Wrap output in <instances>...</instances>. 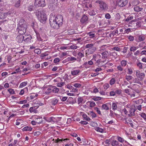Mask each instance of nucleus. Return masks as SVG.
I'll return each mask as SVG.
<instances>
[{"mask_svg":"<svg viewBox=\"0 0 146 146\" xmlns=\"http://www.w3.org/2000/svg\"><path fill=\"white\" fill-rule=\"evenodd\" d=\"M36 16L40 22L45 23L47 19L46 15L44 11L37 10L36 12Z\"/></svg>","mask_w":146,"mask_h":146,"instance_id":"1","label":"nucleus"},{"mask_svg":"<svg viewBox=\"0 0 146 146\" xmlns=\"http://www.w3.org/2000/svg\"><path fill=\"white\" fill-rule=\"evenodd\" d=\"M27 25L23 20H21L18 24L17 30L20 34H24L26 32Z\"/></svg>","mask_w":146,"mask_h":146,"instance_id":"2","label":"nucleus"},{"mask_svg":"<svg viewBox=\"0 0 146 146\" xmlns=\"http://www.w3.org/2000/svg\"><path fill=\"white\" fill-rule=\"evenodd\" d=\"M51 27L56 29H58L61 25L55 21L54 16L52 15L49 19Z\"/></svg>","mask_w":146,"mask_h":146,"instance_id":"3","label":"nucleus"},{"mask_svg":"<svg viewBox=\"0 0 146 146\" xmlns=\"http://www.w3.org/2000/svg\"><path fill=\"white\" fill-rule=\"evenodd\" d=\"M95 2L99 4L100 8L102 10H106L108 9V5L104 1H102L97 0Z\"/></svg>","mask_w":146,"mask_h":146,"instance_id":"4","label":"nucleus"},{"mask_svg":"<svg viewBox=\"0 0 146 146\" xmlns=\"http://www.w3.org/2000/svg\"><path fill=\"white\" fill-rule=\"evenodd\" d=\"M55 17V21L58 23L60 25H62V23L63 17L62 15H57L56 17Z\"/></svg>","mask_w":146,"mask_h":146,"instance_id":"5","label":"nucleus"},{"mask_svg":"<svg viewBox=\"0 0 146 146\" xmlns=\"http://www.w3.org/2000/svg\"><path fill=\"white\" fill-rule=\"evenodd\" d=\"M117 2L118 5L120 7L125 6L127 3V0H117Z\"/></svg>","mask_w":146,"mask_h":146,"instance_id":"6","label":"nucleus"},{"mask_svg":"<svg viewBox=\"0 0 146 146\" xmlns=\"http://www.w3.org/2000/svg\"><path fill=\"white\" fill-rule=\"evenodd\" d=\"M35 5H38V7H43L46 5L44 0H40V1L37 0L36 1H35Z\"/></svg>","mask_w":146,"mask_h":146,"instance_id":"7","label":"nucleus"},{"mask_svg":"<svg viewBox=\"0 0 146 146\" xmlns=\"http://www.w3.org/2000/svg\"><path fill=\"white\" fill-rule=\"evenodd\" d=\"M136 75L137 77L139 78L140 80H142L145 76L144 73H140V72L139 70H137L136 71Z\"/></svg>","mask_w":146,"mask_h":146,"instance_id":"8","label":"nucleus"},{"mask_svg":"<svg viewBox=\"0 0 146 146\" xmlns=\"http://www.w3.org/2000/svg\"><path fill=\"white\" fill-rule=\"evenodd\" d=\"M24 38L23 34H20L17 37L16 40L19 42H21L24 40Z\"/></svg>","mask_w":146,"mask_h":146,"instance_id":"9","label":"nucleus"},{"mask_svg":"<svg viewBox=\"0 0 146 146\" xmlns=\"http://www.w3.org/2000/svg\"><path fill=\"white\" fill-rule=\"evenodd\" d=\"M109 53L107 50H105L103 52L101 53L102 55V58L103 59H105L108 58L109 56Z\"/></svg>","mask_w":146,"mask_h":146,"instance_id":"10","label":"nucleus"},{"mask_svg":"<svg viewBox=\"0 0 146 146\" xmlns=\"http://www.w3.org/2000/svg\"><path fill=\"white\" fill-rule=\"evenodd\" d=\"M88 19L87 17L85 15H84L80 20V21L82 23H84L88 20Z\"/></svg>","mask_w":146,"mask_h":146,"instance_id":"11","label":"nucleus"},{"mask_svg":"<svg viewBox=\"0 0 146 146\" xmlns=\"http://www.w3.org/2000/svg\"><path fill=\"white\" fill-rule=\"evenodd\" d=\"M80 72L79 70H74L71 71V74L73 76H75L78 75Z\"/></svg>","mask_w":146,"mask_h":146,"instance_id":"12","label":"nucleus"},{"mask_svg":"<svg viewBox=\"0 0 146 146\" xmlns=\"http://www.w3.org/2000/svg\"><path fill=\"white\" fill-rule=\"evenodd\" d=\"M40 118H37L36 119L35 121H31V123L33 125H36V123H37L38 124H40L42 122V120H40L39 122L38 120H40Z\"/></svg>","mask_w":146,"mask_h":146,"instance_id":"13","label":"nucleus"},{"mask_svg":"<svg viewBox=\"0 0 146 146\" xmlns=\"http://www.w3.org/2000/svg\"><path fill=\"white\" fill-rule=\"evenodd\" d=\"M96 49V47L94 46L90 49H88V53L91 54L94 52Z\"/></svg>","mask_w":146,"mask_h":146,"instance_id":"14","label":"nucleus"},{"mask_svg":"<svg viewBox=\"0 0 146 146\" xmlns=\"http://www.w3.org/2000/svg\"><path fill=\"white\" fill-rule=\"evenodd\" d=\"M48 121L50 122L51 123H55L57 122V120L56 119L53 117H51L49 118Z\"/></svg>","mask_w":146,"mask_h":146,"instance_id":"15","label":"nucleus"},{"mask_svg":"<svg viewBox=\"0 0 146 146\" xmlns=\"http://www.w3.org/2000/svg\"><path fill=\"white\" fill-rule=\"evenodd\" d=\"M135 111V110L133 108L130 109L129 111L130 114H129V116H134L135 115L134 112Z\"/></svg>","mask_w":146,"mask_h":146,"instance_id":"16","label":"nucleus"},{"mask_svg":"<svg viewBox=\"0 0 146 146\" xmlns=\"http://www.w3.org/2000/svg\"><path fill=\"white\" fill-rule=\"evenodd\" d=\"M21 1V0H18L16 2L14 5L15 7L18 8L20 6Z\"/></svg>","mask_w":146,"mask_h":146,"instance_id":"17","label":"nucleus"},{"mask_svg":"<svg viewBox=\"0 0 146 146\" xmlns=\"http://www.w3.org/2000/svg\"><path fill=\"white\" fill-rule=\"evenodd\" d=\"M32 128L31 127L27 126L24 127L22 130L24 131H31L32 130Z\"/></svg>","mask_w":146,"mask_h":146,"instance_id":"18","label":"nucleus"},{"mask_svg":"<svg viewBox=\"0 0 146 146\" xmlns=\"http://www.w3.org/2000/svg\"><path fill=\"white\" fill-rule=\"evenodd\" d=\"M59 91V89L54 86H53L52 92L54 93H58Z\"/></svg>","mask_w":146,"mask_h":146,"instance_id":"19","label":"nucleus"},{"mask_svg":"<svg viewBox=\"0 0 146 146\" xmlns=\"http://www.w3.org/2000/svg\"><path fill=\"white\" fill-rule=\"evenodd\" d=\"M82 117L84 119L87 121H90L91 119H90L85 114H83L82 115Z\"/></svg>","mask_w":146,"mask_h":146,"instance_id":"20","label":"nucleus"},{"mask_svg":"<svg viewBox=\"0 0 146 146\" xmlns=\"http://www.w3.org/2000/svg\"><path fill=\"white\" fill-rule=\"evenodd\" d=\"M27 37L25 38V39H24L23 40L25 41L26 42H27L29 41L31 38V36L30 35H28L26 36Z\"/></svg>","mask_w":146,"mask_h":146,"instance_id":"21","label":"nucleus"},{"mask_svg":"<svg viewBox=\"0 0 146 146\" xmlns=\"http://www.w3.org/2000/svg\"><path fill=\"white\" fill-rule=\"evenodd\" d=\"M142 8L140 7L139 6L135 7L134 8V10L136 12H139L142 10Z\"/></svg>","mask_w":146,"mask_h":146,"instance_id":"22","label":"nucleus"},{"mask_svg":"<svg viewBox=\"0 0 146 146\" xmlns=\"http://www.w3.org/2000/svg\"><path fill=\"white\" fill-rule=\"evenodd\" d=\"M94 45V44H86L85 46L86 48H89L90 49Z\"/></svg>","mask_w":146,"mask_h":146,"instance_id":"23","label":"nucleus"},{"mask_svg":"<svg viewBox=\"0 0 146 146\" xmlns=\"http://www.w3.org/2000/svg\"><path fill=\"white\" fill-rule=\"evenodd\" d=\"M101 61V60L100 59L96 61V62L98 63V66L99 67H100L102 66V64H101V63L102 64V62L104 63L105 61Z\"/></svg>","mask_w":146,"mask_h":146,"instance_id":"24","label":"nucleus"},{"mask_svg":"<svg viewBox=\"0 0 146 146\" xmlns=\"http://www.w3.org/2000/svg\"><path fill=\"white\" fill-rule=\"evenodd\" d=\"M102 109L105 110H108L109 109V108L106 104H104L102 106Z\"/></svg>","mask_w":146,"mask_h":146,"instance_id":"25","label":"nucleus"},{"mask_svg":"<svg viewBox=\"0 0 146 146\" xmlns=\"http://www.w3.org/2000/svg\"><path fill=\"white\" fill-rule=\"evenodd\" d=\"M145 39L144 36H139V38L138 39V42H141L142 41L144 40Z\"/></svg>","mask_w":146,"mask_h":146,"instance_id":"26","label":"nucleus"},{"mask_svg":"<svg viewBox=\"0 0 146 146\" xmlns=\"http://www.w3.org/2000/svg\"><path fill=\"white\" fill-rule=\"evenodd\" d=\"M125 79L127 81H129L132 78L131 76L126 75L125 76Z\"/></svg>","mask_w":146,"mask_h":146,"instance_id":"27","label":"nucleus"},{"mask_svg":"<svg viewBox=\"0 0 146 146\" xmlns=\"http://www.w3.org/2000/svg\"><path fill=\"white\" fill-rule=\"evenodd\" d=\"M143 102V100L141 99H140L138 100L135 101V103L137 104H141Z\"/></svg>","mask_w":146,"mask_h":146,"instance_id":"28","label":"nucleus"},{"mask_svg":"<svg viewBox=\"0 0 146 146\" xmlns=\"http://www.w3.org/2000/svg\"><path fill=\"white\" fill-rule=\"evenodd\" d=\"M115 79L114 78H113L110 80V84L111 85H113L115 83Z\"/></svg>","mask_w":146,"mask_h":146,"instance_id":"29","label":"nucleus"},{"mask_svg":"<svg viewBox=\"0 0 146 146\" xmlns=\"http://www.w3.org/2000/svg\"><path fill=\"white\" fill-rule=\"evenodd\" d=\"M6 13H1L0 18L1 19H3L6 16Z\"/></svg>","mask_w":146,"mask_h":146,"instance_id":"30","label":"nucleus"},{"mask_svg":"<svg viewBox=\"0 0 146 146\" xmlns=\"http://www.w3.org/2000/svg\"><path fill=\"white\" fill-rule=\"evenodd\" d=\"M27 84V82H23L21 83L19 86L20 88H22L26 86Z\"/></svg>","mask_w":146,"mask_h":146,"instance_id":"31","label":"nucleus"},{"mask_svg":"<svg viewBox=\"0 0 146 146\" xmlns=\"http://www.w3.org/2000/svg\"><path fill=\"white\" fill-rule=\"evenodd\" d=\"M132 4L133 5H136L139 4V2L137 0H134L132 1Z\"/></svg>","mask_w":146,"mask_h":146,"instance_id":"32","label":"nucleus"},{"mask_svg":"<svg viewBox=\"0 0 146 146\" xmlns=\"http://www.w3.org/2000/svg\"><path fill=\"white\" fill-rule=\"evenodd\" d=\"M58 100L57 99L53 100L51 102L52 105H55L58 102Z\"/></svg>","mask_w":146,"mask_h":146,"instance_id":"33","label":"nucleus"},{"mask_svg":"<svg viewBox=\"0 0 146 146\" xmlns=\"http://www.w3.org/2000/svg\"><path fill=\"white\" fill-rule=\"evenodd\" d=\"M68 139L67 138L64 139H59L58 138L57 139L55 140V142L56 143H57L60 141H64L66 140H67Z\"/></svg>","mask_w":146,"mask_h":146,"instance_id":"34","label":"nucleus"},{"mask_svg":"<svg viewBox=\"0 0 146 146\" xmlns=\"http://www.w3.org/2000/svg\"><path fill=\"white\" fill-rule=\"evenodd\" d=\"M126 62L125 60H122L121 62V64L122 66H125L126 65Z\"/></svg>","mask_w":146,"mask_h":146,"instance_id":"35","label":"nucleus"},{"mask_svg":"<svg viewBox=\"0 0 146 146\" xmlns=\"http://www.w3.org/2000/svg\"><path fill=\"white\" fill-rule=\"evenodd\" d=\"M64 84L65 83L64 82H62L57 83V85L58 87H61L63 86Z\"/></svg>","mask_w":146,"mask_h":146,"instance_id":"36","label":"nucleus"},{"mask_svg":"<svg viewBox=\"0 0 146 146\" xmlns=\"http://www.w3.org/2000/svg\"><path fill=\"white\" fill-rule=\"evenodd\" d=\"M112 145L113 146H115L118 144V142L116 140H113L112 142Z\"/></svg>","mask_w":146,"mask_h":146,"instance_id":"37","label":"nucleus"},{"mask_svg":"<svg viewBox=\"0 0 146 146\" xmlns=\"http://www.w3.org/2000/svg\"><path fill=\"white\" fill-rule=\"evenodd\" d=\"M88 35L91 38H93L95 36V34L93 33L92 32H90L88 33Z\"/></svg>","mask_w":146,"mask_h":146,"instance_id":"38","label":"nucleus"},{"mask_svg":"<svg viewBox=\"0 0 146 146\" xmlns=\"http://www.w3.org/2000/svg\"><path fill=\"white\" fill-rule=\"evenodd\" d=\"M96 130L98 131H99L101 133L103 132L104 131V130L103 129L100 128L99 127L96 128Z\"/></svg>","mask_w":146,"mask_h":146,"instance_id":"39","label":"nucleus"},{"mask_svg":"<svg viewBox=\"0 0 146 146\" xmlns=\"http://www.w3.org/2000/svg\"><path fill=\"white\" fill-rule=\"evenodd\" d=\"M101 98L99 97H94L93 98V99L94 101H98L100 100Z\"/></svg>","mask_w":146,"mask_h":146,"instance_id":"40","label":"nucleus"},{"mask_svg":"<svg viewBox=\"0 0 146 146\" xmlns=\"http://www.w3.org/2000/svg\"><path fill=\"white\" fill-rule=\"evenodd\" d=\"M8 91L11 94H15V92L13 89H10L8 90Z\"/></svg>","mask_w":146,"mask_h":146,"instance_id":"41","label":"nucleus"},{"mask_svg":"<svg viewBox=\"0 0 146 146\" xmlns=\"http://www.w3.org/2000/svg\"><path fill=\"white\" fill-rule=\"evenodd\" d=\"M36 35L37 38L38 40L39 41H42V40L40 37L39 34L36 33Z\"/></svg>","mask_w":146,"mask_h":146,"instance_id":"42","label":"nucleus"},{"mask_svg":"<svg viewBox=\"0 0 146 146\" xmlns=\"http://www.w3.org/2000/svg\"><path fill=\"white\" fill-rule=\"evenodd\" d=\"M89 14L90 15L93 16L96 14V12L94 10H92L89 12Z\"/></svg>","mask_w":146,"mask_h":146,"instance_id":"43","label":"nucleus"},{"mask_svg":"<svg viewBox=\"0 0 146 146\" xmlns=\"http://www.w3.org/2000/svg\"><path fill=\"white\" fill-rule=\"evenodd\" d=\"M137 48L136 47L133 46L131 47L130 49V51H133L134 52L137 49Z\"/></svg>","mask_w":146,"mask_h":146,"instance_id":"44","label":"nucleus"},{"mask_svg":"<svg viewBox=\"0 0 146 146\" xmlns=\"http://www.w3.org/2000/svg\"><path fill=\"white\" fill-rule=\"evenodd\" d=\"M74 86L76 88H80L81 87V84L78 83H76L74 85Z\"/></svg>","mask_w":146,"mask_h":146,"instance_id":"45","label":"nucleus"},{"mask_svg":"<svg viewBox=\"0 0 146 146\" xmlns=\"http://www.w3.org/2000/svg\"><path fill=\"white\" fill-rule=\"evenodd\" d=\"M67 98L68 97H67L61 96L60 97L61 100L64 102L67 99Z\"/></svg>","mask_w":146,"mask_h":146,"instance_id":"46","label":"nucleus"},{"mask_svg":"<svg viewBox=\"0 0 146 146\" xmlns=\"http://www.w3.org/2000/svg\"><path fill=\"white\" fill-rule=\"evenodd\" d=\"M141 116L144 119L146 120V114L144 113H142L141 114Z\"/></svg>","mask_w":146,"mask_h":146,"instance_id":"47","label":"nucleus"},{"mask_svg":"<svg viewBox=\"0 0 146 146\" xmlns=\"http://www.w3.org/2000/svg\"><path fill=\"white\" fill-rule=\"evenodd\" d=\"M35 109V108L34 107H32L30 108L29 109V111L31 113H32L34 111Z\"/></svg>","mask_w":146,"mask_h":146,"instance_id":"48","label":"nucleus"},{"mask_svg":"<svg viewBox=\"0 0 146 146\" xmlns=\"http://www.w3.org/2000/svg\"><path fill=\"white\" fill-rule=\"evenodd\" d=\"M37 94H33L30 96V98L31 100H33L35 98H36L37 96Z\"/></svg>","mask_w":146,"mask_h":146,"instance_id":"49","label":"nucleus"},{"mask_svg":"<svg viewBox=\"0 0 146 146\" xmlns=\"http://www.w3.org/2000/svg\"><path fill=\"white\" fill-rule=\"evenodd\" d=\"M85 7L87 8H88L89 7L91 8L92 7V5L91 3H86L85 5Z\"/></svg>","mask_w":146,"mask_h":146,"instance_id":"50","label":"nucleus"},{"mask_svg":"<svg viewBox=\"0 0 146 146\" xmlns=\"http://www.w3.org/2000/svg\"><path fill=\"white\" fill-rule=\"evenodd\" d=\"M137 66L140 69H141L142 68V64L140 62H138L137 64Z\"/></svg>","mask_w":146,"mask_h":146,"instance_id":"51","label":"nucleus"},{"mask_svg":"<svg viewBox=\"0 0 146 146\" xmlns=\"http://www.w3.org/2000/svg\"><path fill=\"white\" fill-rule=\"evenodd\" d=\"M17 122L16 123V125H19L21 124L22 123H21V120L20 119H17L16 121Z\"/></svg>","mask_w":146,"mask_h":146,"instance_id":"52","label":"nucleus"},{"mask_svg":"<svg viewBox=\"0 0 146 146\" xmlns=\"http://www.w3.org/2000/svg\"><path fill=\"white\" fill-rule=\"evenodd\" d=\"M96 105L95 103L94 102H90V106L91 107H94Z\"/></svg>","mask_w":146,"mask_h":146,"instance_id":"53","label":"nucleus"},{"mask_svg":"<svg viewBox=\"0 0 146 146\" xmlns=\"http://www.w3.org/2000/svg\"><path fill=\"white\" fill-rule=\"evenodd\" d=\"M53 89V86H50L49 88H48L46 89L47 91L50 92V91H52V90Z\"/></svg>","mask_w":146,"mask_h":146,"instance_id":"54","label":"nucleus"},{"mask_svg":"<svg viewBox=\"0 0 146 146\" xmlns=\"http://www.w3.org/2000/svg\"><path fill=\"white\" fill-rule=\"evenodd\" d=\"M115 19L116 20H118L120 18V15L118 13H117L115 15Z\"/></svg>","mask_w":146,"mask_h":146,"instance_id":"55","label":"nucleus"},{"mask_svg":"<svg viewBox=\"0 0 146 146\" xmlns=\"http://www.w3.org/2000/svg\"><path fill=\"white\" fill-rule=\"evenodd\" d=\"M105 17L107 19H109L111 18V17L109 13H106L105 15Z\"/></svg>","mask_w":146,"mask_h":146,"instance_id":"56","label":"nucleus"},{"mask_svg":"<svg viewBox=\"0 0 146 146\" xmlns=\"http://www.w3.org/2000/svg\"><path fill=\"white\" fill-rule=\"evenodd\" d=\"M95 110L99 114H101V113L100 111L99 110V109L98 108H94Z\"/></svg>","mask_w":146,"mask_h":146,"instance_id":"57","label":"nucleus"},{"mask_svg":"<svg viewBox=\"0 0 146 146\" xmlns=\"http://www.w3.org/2000/svg\"><path fill=\"white\" fill-rule=\"evenodd\" d=\"M104 87L105 89H107L109 87V85L108 84L106 83L104 84Z\"/></svg>","mask_w":146,"mask_h":146,"instance_id":"58","label":"nucleus"},{"mask_svg":"<svg viewBox=\"0 0 146 146\" xmlns=\"http://www.w3.org/2000/svg\"><path fill=\"white\" fill-rule=\"evenodd\" d=\"M133 18V16L128 17L125 20V21H129L131 20Z\"/></svg>","mask_w":146,"mask_h":146,"instance_id":"59","label":"nucleus"},{"mask_svg":"<svg viewBox=\"0 0 146 146\" xmlns=\"http://www.w3.org/2000/svg\"><path fill=\"white\" fill-rule=\"evenodd\" d=\"M34 52L38 54H39L40 53L41 51L39 49H36L34 50Z\"/></svg>","mask_w":146,"mask_h":146,"instance_id":"60","label":"nucleus"},{"mask_svg":"<svg viewBox=\"0 0 146 146\" xmlns=\"http://www.w3.org/2000/svg\"><path fill=\"white\" fill-rule=\"evenodd\" d=\"M60 58H55L54 60V62L55 63H57L58 62H59L60 61Z\"/></svg>","mask_w":146,"mask_h":146,"instance_id":"61","label":"nucleus"},{"mask_svg":"<svg viewBox=\"0 0 146 146\" xmlns=\"http://www.w3.org/2000/svg\"><path fill=\"white\" fill-rule=\"evenodd\" d=\"M78 55L80 57L82 58L84 56V55L81 52H79L78 54Z\"/></svg>","mask_w":146,"mask_h":146,"instance_id":"62","label":"nucleus"},{"mask_svg":"<svg viewBox=\"0 0 146 146\" xmlns=\"http://www.w3.org/2000/svg\"><path fill=\"white\" fill-rule=\"evenodd\" d=\"M128 74H132L133 71L132 69L131 68H128Z\"/></svg>","mask_w":146,"mask_h":146,"instance_id":"63","label":"nucleus"},{"mask_svg":"<svg viewBox=\"0 0 146 146\" xmlns=\"http://www.w3.org/2000/svg\"><path fill=\"white\" fill-rule=\"evenodd\" d=\"M112 107L113 110H115L117 109V105L113 103L112 105Z\"/></svg>","mask_w":146,"mask_h":146,"instance_id":"64","label":"nucleus"}]
</instances>
